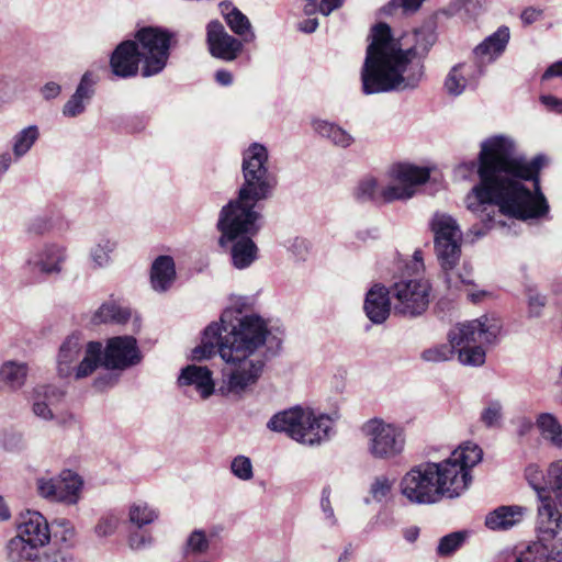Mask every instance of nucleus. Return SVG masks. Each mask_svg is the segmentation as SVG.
I'll use <instances>...</instances> for the list:
<instances>
[{
    "label": "nucleus",
    "instance_id": "c03bdc74",
    "mask_svg": "<svg viewBox=\"0 0 562 562\" xmlns=\"http://www.w3.org/2000/svg\"><path fill=\"white\" fill-rule=\"evenodd\" d=\"M456 351L452 344H442L424 350L422 358L429 362H442L451 359Z\"/></svg>",
    "mask_w": 562,
    "mask_h": 562
},
{
    "label": "nucleus",
    "instance_id": "5701e85b",
    "mask_svg": "<svg viewBox=\"0 0 562 562\" xmlns=\"http://www.w3.org/2000/svg\"><path fill=\"white\" fill-rule=\"evenodd\" d=\"M98 76L92 71H86L68 101L63 106V115L76 117L81 115L95 93Z\"/></svg>",
    "mask_w": 562,
    "mask_h": 562
},
{
    "label": "nucleus",
    "instance_id": "37998d69",
    "mask_svg": "<svg viewBox=\"0 0 562 562\" xmlns=\"http://www.w3.org/2000/svg\"><path fill=\"white\" fill-rule=\"evenodd\" d=\"M465 531H456L440 538L437 553L440 557H448L454 553L465 541Z\"/></svg>",
    "mask_w": 562,
    "mask_h": 562
},
{
    "label": "nucleus",
    "instance_id": "5fc2aeb1",
    "mask_svg": "<svg viewBox=\"0 0 562 562\" xmlns=\"http://www.w3.org/2000/svg\"><path fill=\"white\" fill-rule=\"evenodd\" d=\"M321 507L325 515L326 520L328 521L329 526H336L337 525V518L334 513V508L330 504V488L324 487L322 491V498H321Z\"/></svg>",
    "mask_w": 562,
    "mask_h": 562
},
{
    "label": "nucleus",
    "instance_id": "69168bd1",
    "mask_svg": "<svg viewBox=\"0 0 562 562\" xmlns=\"http://www.w3.org/2000/svg\"><path fill=\"white\" fill-rule=\"evenodd\" d=\"M49 229V224L45 218L38 217L35 218L29 225V232L35 235H43Z\"/></svg>",
    "mask_w": 562,
    "mask_h": 562
},
{
    "label": "nucleus",
    "instance_id": "0eeeda50",
    "mask_svg": "<svg viewBox=\"0 0 562 562\" xmlns=\"http://www.w3.org/2000/svg\"><path fill=\"white\" fill-rule=\"evenodd\" d=\"M502 323L494 316L483 315L476 319L457 324L448 333V340L458 351L463 366L480 367L485 362L486 350L495 344Z\"/></svg>",
    "mask_w": 562,
    "mask_h": 562
},
{
    "label": "nucleus",
    "instance_id": "864d4df0",
    "mask_svg": "<svg viewBox=\"0 0 562 562\" xmlns=\"http://www.w3.org/2000/svg\"><path fill=\"white\" fill-rule=\"evenodd\" d=\"M370 496L364 498L366 504H370L372 501L381 502L386 497V476H378L370 486Z\"/></svg>",
    "mask_w": 562,
    "mask_h": 562
},
{
    "label": "nucleus",
    "instance_id": "09e8293b",
    "mask_svg": "<svg viewBox=\"0 0 562 562\" xmlns=\"http://www.w3.org/2000/svg\"><path fill=\"white\" fill-rule=\"evenodd\" d=\"M120 515L115 512H109L105 515H103L99 522L95 526V533L99 537H108L115 532L119 522H120Z\"/></svg>",
    "mask_w": 562,
    "mask_h": 562
},
{
    "label": "nucleus",
    "instance_id": "3c124183",
    "mask_svg": "<svg viewBox=\"0 0 562 562\" xmlns=\"http://www.w3.org/2000/svg\"><path fill=\"white\" fill-rule=\"evenodd\" d=\"M528 315L529 317H539L547 304V297L540 294L536 289H527Z\"/></svg>",
    "mask_w": 562,
    "mask_h": 562
},
{
    "label": "nucleus",
    "instance_id": "7ed1b4c3",
    "mask_svg": "<svg viewBox=\"0 0 562 562\" xmlns=\"http://www.w3.org/2000/svg\"><path fill=\"white\" fill-rule=\"evenodd\" d=\"M482 449L467 442L440 462H424L413 467L400 482L401 494L412 504L432 505L443 498H457L471 481L470 470L481 462Z\"/></svg>",
    "mask_w": 562,
    "mask_h": 562
},
{
    "label": "nucleus",
    "instance_id": "aec40b11",
    "mask_svg": "<svg viewBox=\"0 0 562 562\" xmlns=\"http://www.w3.org/2000/svg\"><path fill=\"white\" fill-rule=\"evenodd\" d=\"M393 171L395 177L392 184H389V202L411 199L416 188L429 178L428 169L407 164H398Z\"/></svg>",
    "mask_w": 562,
    "mask_h": 562
},
{
    "label": "nucleus",
    "instance_id": "2eb2a0df",
    "mask_svg": "<svg viewBox=\"0 0 562 562\" xmlns=\"http://www.w3.org/2000/svg\"><path fill=\"white\" fill-rule=\"evenodd\" d=\"M435 235V250L440 263L449 266L461 256V231L457 221L445 213H436L430 222Z\"/></svg>",
    "mask_w": 562,
    "mask_h": 562
},
{
    "label": "nucleus",
    "instance_id": "72a5a7b5",
    "mask_svg": "<svg viewBox=\"0 0 562 562\" xmlns=\"http://www.w3.org/2000/svg\"><path fill=\"white\" fill-rule=\"evenodd\" d=\"M116 241L106 236L100 237L89 249V260L93 269H103L110 266L112 254L116 249Z\"/></svg>",
    "mask_w": 562,
    "mask_h": 562
},
{
    "label": "nucleus",
    "instance_id": "49530a36",
    "mask_svg": "<svg viewBox=\"0 0 562 562\" xmlns=\"http://www.w3.org/2000/svg\"><path fill=\"white\" fill-rule=\"evenodd\" d=\"M503 406L499 401H491L481 413L482 423L488 427H498L503 417Z\"/></svg>",
    "mask_w": 562,
    "mask_h": 562
},
{
    "label": "nucleus",
    "instance_id": "c85d7f7f",
    "mask_svg": "<svg viewBox=\"0 0 562 562\" xmlns=\"http://www.w3.org/2000/svg\"><path fill=\"white\" fill-rule=\"evenodd\" d=\"M363 311L373 324H383L386 321V286L384 284L375 283L369 289Z\"/></svg>",
    "mask_w": 562,
    "mask_h": 562
},
{
    "label": "nucleus",
    "instance_id": "dca6fc26",
    "mask_svg": "<svg viewBox=\"0 0 562 562\" xmlns=\"http://www.w3.org/2000/svg\"><path fill=\"white\" fill-rule=\"evenodd\" d=\"M82 484L81 477L70 470L63 471L57 477L45 475L36 480L37 492L42 497L68 505L78 503Z\"/></svg>",
    "mask_w": 562,
    "mask_h": 562
},
{
    "label": "nucleus",
    "instance_id": "39448f33",
    "mask_svg": "<svg viewBox=\"0 0 562 562\" xmlns=\"http://www.w3.org/2000/svg\"><path fill=\"white\" fill-rule=\"evenodd\" d=\"M400 274H394V283L389 288V313L405 318L423 316L431 302L432 284L424 277L423 254L416 250L409 260L398 259Z\"/></svg>",
    "mask_w": 562,
    "mask_h": 562
},
{
    "label": "nucleus",
    "instance_id": "cd10ccee",
    "mask_svg": "<svg viewBox=\"0 0 562 562\" xmlns=\"http://www.w3.org/2000/svg\"><path fill=\"white\" fill-rule=\"evenodd\" d=\"M525 508L521 506H499L485 517V526L494 531L508 530L522 520Z\"/></svg>",
    "mask_w": 562,
    "mask_h": 562
},
{
    "label": "nucleus",
    "instance_id": "6e6552de",
    "mask_svg": "<svg viewBox=\"0 0 562 562\" xmlns=\"http://www.w3.org/2000/svg\"><path fill=\"white\" fill-rule=\"evenodd\" d=\"M335 419L328 415H315L300 407L274 414L267 427L277 432H285L303 445L315 446L327 441L334 431Z\"/></svg>",
    "mask_w": 562,
    "mask_h": 562
},
{
    "label": "nucleus",
    "instance_id": "a19ab883",
    "mask_svg": "<svg viewBox=\"0 0 562 562\" xmlns=\"http://www.w3.org/2000/svg\"><path fill=\"white\" fill-rule=\"evenodd\" d=\"M312 128L317 136L331 140H352L348 133L340 126L324 120H313Z\"/></svg>",
    "mask_w": 562,
    "mask_h": 562
},
{
    "label": "nucleus",
    "instance_id": "79ce46f5",
    "mask_svg": "<svg viewBox=\"0 0 562 562\" xmlns=\"http://www.w3.org/2000/svg\"><path fill=\"white\" fill-rule=\"evenodd\" d=\"M525 477L531 488L536 492L540 505H543L547 498L546 472L543 473L538 464H529L525 470Z\"/></svg>",
    "mask_w": 562,
    "mask_h": 562
},
{
    "label": "nucleus",
    "instance_id": "7c9ffc66",
    "mask_svg": "<svg viewBox=\"0 0 562 562\" xmlns=\"http://www.w3.org/2000/svg\"><path fill=\"white\" fill-rule=\"evenodd\" d=\"M176 279V267L172 257L159 256L150 270V282L155 291H167Z\"/></svg>",
    "mask_w": 562,
    "mask_h": 562
},
{
    "label": "nucleus",
    "instance_id": "4468645a",
    "mask_svg": "<svg viewBox=\"0 0 562 562\" xmlns=\"http://www.w3.org/2000/svg\"><path fill=\"white\" fill-rule=\"evenodd\" d=\"M259 221L254 220L255 229L239 228L236 226L235 231L228 232L227 228L221 223V214L218 215L217 229L221 232L218 244L223 248H229L233 266L237 269L248 268L256 259L258 248L252 240L259 229Z\"/></svg>",
    "mask_w": 562,
    "mask_h": 562
},
{
    "label": "nucleus",
    "instance_id": "e433bc0d",
    "mask_svg": "<svg viewBox=\"0 0 562 562\" xmlns=\"http://www.w3.org/2000/svg\"><path fill=\"white\" fill-rule=\"evenodd\" d=\"M131 317V311L115 302L103 303L93 314L91 322L94 325L114 323L124 324Z\"/></svg>",
    "mask_w": 562,
    "mask_h": 562
},
{
    "label": "nucleus",
    "instance_id": "4be33fe9",
    "mask_svg": "<svg viewBox=\"0 0 562 562\" xmlns=\"http://www.w3.org/2000/svg\"><path fill=\"white\" fill-rule=\"evenodd\" d=\"M142 56L135 41H124L117 45L110 58L112 72L121 78L134 77L138 72Z\"/></svg>",
    "mask_w": 562,
    "mask_h": 562
},
{
    "label": "nucleus",
    "instance_id": "a878e982",
    "mask_svg": "<svg viewBox=\"0 0 562 562\" xmlns=\"http://www.w3.org/2000/svg\"><path fill=\"white\" fill-rule=\"evenodd\" d=\"M64 391L54 385H40L33 392V413L44 419L54 417L53 408L64 398Z\"/></svg>",
    "mask_w": 562,
    "mask_h": 562
},
{
    "label": "nucleus",
    "instance_id": "6e6d98bb",
    "mask_svg": "<svg viewBox=\"0 0 562 562\" xmlns=\"http://www.w3.org/2000/svg\"><path fill=\"white\" fill-rule=\"evenodd\" d=\"M289 250L292 252L294 258L299 261H304L310 252V245L303 238H295L291 241Z\"/></svg>",
    "mask_w": 562,
    "mask_h": 562
},
{
    "label": "nucleus",
    "instance_id": "a211bd4d",
    "mask_svg": "<svg viewBox=\"0 0 562 562\" xmlns=\"http://www.w3.org/2000/svg\"><path fill=\"white\" fill-rule=\"evenodd\" d=\"M67 258L66 246L46 243L29 254L25 265L33 273L50 277L61 273Z\"/></svg>",
    "mask_w": 562,
    "mask_h": 562
},
{
    "label": "nucleus",
    "instance_id": "f3484780",
    "mask_svg": "<svg viewBox=\"0 0 562 562\" xmlns=\"http://www.w3.org/2000/svg\"><path fill=\"white\" fill-rule=\"evenodd\" d=\"M142 353L133 336H116L102 348L101 362L110 370H125L138 364Z\"/></svg>",
    "mask_w": 562,
    "mask_h": 562
},
{
    "label": "nucleus",
    "instance_id": "1a4fd4ad",
    "mask_svg": "<svg viewBox=\"0 0 562 562\" xmlns=\"http://www.w3.org/2000/svg\"><path fill=\"white\" fill-rule=\"evenodd\" d=\"M18 533L7 544L8 562H40V548L50 539L46 518L38 512L27 510L20 515Z\"/></svg>",
    "mask_w": 562,
    "mask_h": 562
},
{
    "label": "nucleus",
    "instance_id": "603ef678",
    "mask_svg": "<svg viewBox=\"0 0 562 562\" xmlns=\"http://www.w3.org/2000/svg\"><path fill=\"white\" fill-rule=\"evenodd\" d=\"M53 526L55 538H59L65 543H71L74 541L75 528L69 520L65 518L56 519Z\"/></svg>",
    "mask_w": 562,
    "mask_h": 562
},
{
    "label": "nucleus",
    "instance_id": "0e129e2a",
    "mask_svg": "<svg viewBox=\"0 0 562 562\" xmlns=\"http://www.w3.org/2000/svg\"><path fill=\"white\" fill-rule=\"evenodd\" d=\"M345 0H322L317 2V11L323 15H329L334 10L340 8Z\"/></svg>",
    "mask_w": 562,
    "mask_h": 562
},
{
    "label": "nucleus",
    "instance_id": "e2e57ef3",
    "mask_svg": "<svg viewBox=\"0 0 562 562\" xmlns=\"http://www.w3.org/2000/svg\"><path fill=\"white\" fill-rule=\"evenodd\" d=\"M40 137V131L37 125H30L21 130L13 140H37Z\"/></svg>",
    "mask_w": 562,
    "mask_h": 562
},
{
    "label": "nucleus",
    "instance_id": "4c0bfd02",
    "mask_svg": "<svg viewBox=\"0 0 562 562\" xmlns=\"http://www.w3.org/2000/svg\"><path fill=\"white\" fill-rule=\"evenodd\" d=\"M26 375L27 366L23 362L7 361L0 368V381L11 390L20 389Z\"/></svg>",
    "mask_w": 562,
    "mask_h": 562
},
{
    "label": "nucleus",
    "instance_id": "c9c22d12",
    "mask_svg": "<svg viewBox=\"0 0 562 562\" xmlns=\"http://www.w3.org/2000/svg\"><path fill=\"white\" fill-rule=\"evenodd\" d=\"M536 426L543 439L558 449H562V425L551 413H541L537 416Z\"/></svg>",
    "mask_w": 562,
    "mask_h": 562
},
{
    "label": "nucleus",
    "instance_id": "2f4dec72",
    "mask_svg": "<svg viewBox=\"0 0 562 562\" xmlns=\"http://www.w3.org/2000/svg\"><path fill=\"white\" fill-rule=\"evenodd\" d=\"M475 79L470 65L458 64L448 72L443 88L449 95L458 97L461 95L467 87L471 85L472 81H475Z\"/></svg>",
    "mask_w": 562,
    "mask_h": 562
},
{
    "label": "nucleus",
    "instance_id": "338daca9",
    "mask_svg": "<svg viewBox=\"0 0 562 562\" xmlns=\"http://www.w3.org/2000/svg\"><path fill=\"white\" fill-rule=\"evenodd\" d=\"M214 78L220 86L228 87L233 83V74L226 69L217 70Z\"/></svg>",
    "mask_w": 562,
    "mask_h": 562
},
{
    "label": "nucleus",
    "instance_id": "ddd939ff",
    "mask_svg": "<svg viewBox=\"0 0 562 562\" xmlns=\"http://www.w3.org/2000/svg\"><path fill=\"white\" fill-rule=\"evenodd\" d=\"M172 34L161 27L146 26L136 33V43L144 66L143 77L159 74L169 58V47Z\"/></svg>",
    "mask_w": 562,
    "mask_h": 562
},
{
    "label": "nucleus",
    "instance_id": "8fccbe9b",
    "mask_svg": "<svg viewBox=\"0 0 562 562\" xmlns=\"http://www.w3.org/2000/svg\"><path fill=\"white\" fill-rule=\"evenodd\" d=\"M427 0H391L389 1V14L392 11H401L405 16L416 14Z\"/></svg>",
    "mask_w": 562,
    "mask_h": 562
},
{
    "label": "nucleus",
    "instance_id": "473e14b6",
    "mask_svg": "<svg viewBox=\"0 0 562 562\" xmlns=\"http://www.w3.org/2000/svg\"><path fill=\"white\" fill-rule=\"evenodd\" d=\"M353 196L358 202H371L381 205L386 202V187L378 183L372 176L363 177L353 190Z\"/></svg>",
    "mask_w": 562,
    "mask_h": 562
},
{
    "label": "nucleus",
    "instance_id": "58836bf2",
    "mask_svg": "<svg viewBox=\"0 0 562 562\" xmlns=\"http://www.w3.org/2000/svg\"><path fill=\"white\" fill-rule=\"evenodd\" d=\"M158 516V510L145 502H137L132 504L128 510L130 521L138 528L154 522Z\"/></svg>",
    "mask_w": 562,
    "mask_h": 562
},
{
    "label": "nucleus",
    "instance_id": "4d7b16f0",
    "mask_svg": "<svg viewBox=\"0 0 562 562\" xmlns=\"http://www.w3.org/2000/svg\"><path fill=\"white\" fill-rule=\"evenodd\" d=\"M119 381V376L116 374H113L111 372H106L104 374L99 375L93 381V387L97 391H104L109 387H113Z\"/></svg>",
    "mask_w": 562,
    "mask_h": 562
},
{
    "label": "nucleus",
    "instance_id": "052dcab7",
    "mask_svg": "<svg viewBox=\"0 0 562 562\" xmlns=\"http://www.w3.org/2000/svg\"><path fill=\"white\" fill-rule=\"evenodd\" d=\"M61 92V87L55 81H48L41 88V94L45 100L57 98Z\"/></svg>",
    "mask_w": 562,
    "mask_h": 562
},
{
    "label": "nucleus",
    "instance_id": "b1692460",
    "mask_svg": "<svg viewBox=\"0 0 562 562\" xmlns=\"http://www.w3.org/2000/svg\"><path fill=\"white\" fill-rule=\"evenodd\" d=\"M510 38L509 27L502 25L473 49L475 60L480 65L495 61L505 52Z\"/></svg>",
    "mask_w": 562,
    "mask_h": 562
},
{
    "label": "nucleus",
    "instance_id": "c756f323",
    "mask_svg": "<svg viewBox=\"0 0 562 562\" xmlns=\"http://www.w3.org/2000/svg\"><path fill=\"white\" fill-rule=\"evenodd\" d=\"M368 439V450L375 459L386 457V424L381 418L368 420L361 428Z\"/></svg>",
    "mask_w": 562,
    "mask_h": 562
},
{
    "label": "nucleus",
    "instance_id": "a18cd8bd",
    "mask_svg": "<svg viewBox=\"0 0 562 562\" xmlns=\"http://www.w3.org/2000/svg\"><path fill=\"white\" fill-rule=\"evenodd\" d=\"M232 473L241 481H250L254 477L251 460L243 454L235 457L231 462Z\"/></svg>",
    "mask_w": 562,
    "mask_h": 562
},
{
    "label": "nucleus",
    "instance_id": "6ab92c4d",
    "mask_svg": "<svg viewBox=\"0 0 562 562\" xmlns=\"http://www.w3.org/2000/svg\"><path fill=\"white\" fill-rule=\"evenodd\" d=\"M206 43L213 57L233 61L241 54L245 42L228 34L220 21L213 20L206 25Z\"/></svg>",
    "mask_w": 562,
    "mask_h": 562
},
{
    "label": "nucleus",
    "instance_id": "f257e3e1",
    "mask_svg": "<svg viewBox=\"0 0 562 562\" xmlns=\"http://www.w3.org/2000/svg\"><path fill=\"white\" fill-rule=\"evenodd\" d=\"M508 143H483L480 151L481 183L467 196L468 209L481 212L492 222L488 209L517 220L540 218L548 214L549 204L541 192L538 173L549 164L546 155L529 162L513 155Z\"/></svg>",
    "mask_w": 562,
    "mask_h": 562
},
{
    "label": "nucleus",
    "instance_id": "20e7f679",
    "mask_svg": "<svg viewBox=\"0 0 562 562\" xmlns=\"http://www.w3.org/2000/svg\"><path fill=\"white\" fill-rule=\"evenodd\" d=\"M268 151L261 143H251L244 151V182L238 190V196L231 200L221 210V223L231 233L236 226L255 229L254 220L259 221L261 202L273 195L277 178L267 168Z\"/></svg>",
    "mask_w": 562,
    "mask_h": 562
},
{
    "label": "nucleus",
    "instance_id": "ea45409f",
    "mask_svg": "<svg viewBox=\"0 0 562 562\" xmlns=\"http://www.w3.org/2000/svg\"><path fill=\"white\" fill-rule=\"evenodd\" d=\"M210 539L202 529H194L187 538L182 552L184 557L202 555L209 551Z\"/></svg>",
    "mask_w": 562,
    "mask_h": 562
},
{
    "label": "nucleus",
    "instance_id": "f8f14e48",
    "mask_svg": "<svg viewBox=\"0 0 562 562\" xmlns=\"http://www.w3.org/2000/svg\"><path fill=\"white\" fill-rule=\"evenodd\" d=\"M369 38L361 81L362 91L373 94L386 91V22L376 23Z\"/></svg>",
    "mask_w": 562,
    "mask_h": 562
},
{
    "label": "nucleus",
    "instance_id": "bf43d9fd",
    "mask_svg": "<svg viewBox=\"0 0 562 562\" xmlns=\"http://www.w3.org/2000/svg\"><path fill=\"white\" fill-rule=\"evenodd\" d=\"M151 543V537L142 531H135L131 533L128 538V544L133 550H139L146 548Z\"/></svg>",
    "mask_w": 562,
    "mask_h": 562
},
{
    "label": "nucleus",
    "instance_id": "de8ad7c7",
    "mask_svg": "<svg viewBox=\"0 0 562 562\" xmlns=\"http://www.w3.org/2000/svg\"><path fill=\"white\" fill-rule=\"evenodd\" d=\"M405 431L400 426L389 425V458L401 454L405 448Z\"/></svg>",
    "mask_w": 562,
    "mask_h": 562
},
{
    "label": "nucleus",
    "instance_id": "f704fd0d",
    "mask_svg": "<svg viewBox=\"0 0 562 562\" xmlns=\"http://www.w3.org/2000/svg\"><path fill=\"white\" fill-rule=\"evenodd\" d=\"M458 263L459 260H454L449 266L440 263L447 288L452 291H459L463 285L473 284L472 269L465 263L457 269Z\"/></svg>",
    "mask_w": 562,
    "mask_h": 562
},
{
    "label": "nucleus",
    "instance_id": "13d9d810",
    "mask_svg": "<svg viewBox=\"0 0 562 562\" xmlns=\"http://www.w3.org/2000/svg\"><path fill=\"white\" fill-rule=\"evenodd\" d=\"M539 100L549 112L562 114V99L552 94H543Z\"/></svg>",
    "mask_w": 562,
    "mask_h": 562
},
{
    "label": "nucleus",
    "instance_id": "774afa93",
    "mask_svg": "<svg viewBox=\"0 0 562 562\" xmlns=\"http://www.w3.org/2000/svg\"><path fill=\"white\" fill-rule=\"evenodd\" d=\"M553 77H562V60L553 63L542 75L543 80H548Z\"/></svg>",
    "mask_w": 562,
    "mask_h": 562
},
{
    "label": "nucleus",
    "instance_id": "412c9836",
    "mask_svg": "<svg viewBox=\"0 0 562 562\" xmlns=\"http://www.w3.org/2000/svg\"><path fill=\"white\" fill-rule=\"evenodd\" d=\"M548 558L562 561V536L557 535L554 538L544 540L537 532V540L517 550L513 562H546Z\"/></svg>",
    "mask_w": 562,
    "mask_h": 562
},
{
    "label": "nucleus",
    "instance_id": "9b49d317",
    "mask_svg": "<svg viewBox=\"0 0 562 562\" xmlns=\"http://www.w3.org/2000/svg\"><path fill=\"white\" fill-rule=\"evenodd\" d=\"M546 490L543 505L538 507L537 530L541 539L562 537V459L550 462L546 469Z\"/></svg>",
    "mask_w": 562,
    "mask_h": 562
},
{
    "label": "nucleus",
    "instance_id": "680f3d73",
    "mask_svg": "<svg viewBox=\"0 0 562 562\" xmlns=\"http://www.w3.org/2000/svg\"><path fill=\"white\" fill-rule=\"evenodd\" d=\"M543 11L538 8L529 7L526 8L520 15L521 21L526 25H530L541 19Z\"/></svg>",
    "mask_w": 562,
    "mask_h": 562
},
{
    "label": "nucleus",
    "instance_id": "bb28decb",
    "mask_svg": "<svg viewBox=\"0 0 562 562\" xmlns=\"http://www.w3.org/2000/svg\"><path fill=\"white\" fill-rule=\"evenodd\" d=\"M220 8L226 24L235 35L245 43L256 40V34L249 19L239 9L231 2H222Z\"/></svg>",
    "mask_w": 562,
    "mask_h": 562
},
{
    "label": "nucleus",
    "instance_id": "423d86ee",
    "mask_svg": "<svg viewBox=\"0 0 562 562\" xmlns=\"http://www.w3.org/2000/svg\"><path fill=\"white\" fill-rule=\"evenodd\" d=\"M427 34L415 31L397 36L389 25V91L413 90L423 78V65L417 58L420 40ZM431 37L430 34H428Z\"/></svg>",
    "mask_w": 562,
    "mask_h": 562
},
{
    "label": "nucleus",
    "instance_id": "9d476101",
    "mask_svg": "<svg viewBox=\"0 0 562 562\" xmlns=\"http://www.w3.org/2000/svg\"><path fill=\"white\" fill-rule=\"evenodd\" d=\"M85 339L79 333L69 335L60 345L57 355V373L60 378L81 380L91 375L101 363L102 344L89 341L83 351Z\"/></svg>",
    "mask_w": 562,
    "mask_h": 562
},
{
    "label": "nucleus",
    "instance_id": "f03ea898",
    "mask_svg": "<svg viewBox=\"0 0 562 562\" xmlns=\"http://www.w3.org/2000/svg\"><path fill=\"white\" fill-rule=\"evenodd\" d=\"M270 339L276 340V337L261 316L226 308L220 324L212 323L204 329L201 345L192 350V359L202 361L218 353L225 363L218 393L241 395L259 380L265 368L261 349ZM280 345L281 340L277 339L276 346Z\"/></svg>",
    "mask_w": 562,
    "mask_h": 562
},
{
    "label": "nucleus",
    "instance_id": "393cba45",
    "mask_svg": "<svg viewBox=\"0 0 562 562\" xmlns=\"http://www.w3.org/2000/svg\"><path fill=\"white\" fill-rule=\"evenodd\" d=\"M178 383L181 386H194L202 398H207L215 392L212 372L206 367L187 366L181 370Z\"/></svg>",
    "mask_w": 562,
    "mask_h": 562
}]
</instances>
